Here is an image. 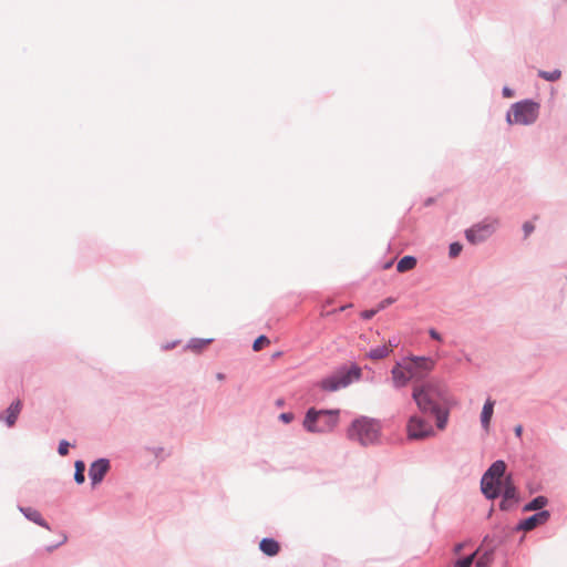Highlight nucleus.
Listing matches in <instances>:
<instances>
[{"label":"nucleus","mask_w":567,"mask_h":567,"mask_svg":"<svg viewBox=\"0 0 567 567\" xmlns=\"http://www.w3.org/2000/svg\"><path fill=\"white\" fill-rule=\"evenodd\" d=\"M412 398L417 408L424 412L439 411L442 406H453L454 401L449 393L447 388L437 381L415 385Z\"/></svg>","instance_id":"obj_1"},{"label":"nucleus","mask_w":567,"mask_h":567,"mask_svg":"<svg viewBox=\"0 0 567 567\" xmlns=\"http://www.w3.org/2000/svg\"><path fill=\"white\" fill-rule=\"evenodd\" d=\"M381 433L379 421L360 416L352 421L347 430V437L360 445L367 446L378 442Z\"/></svg>","instance_id":"obj_2"},{"label":"nucleus","mask_w":567,"mask_h":567,"mask_svg":"<svg viewBox=\"0 0 567 567\" xmlns=\"http://www.w3.org/2000/svg\"><path fill=\"white\" fill-rule=\"evenodd\" d=\"M339 410H316L309 409L303 426L311 433H327L333 431L339 423Z\"/></svg>","instance_id":"obj_3"},{"label":"nucleus","mask_w":567,"mask_h":567,"mask_svg":"<svg viewBox=\"0 0 567 567\" xmlns=\"http://www.w3.org/2000/svg\"><path fill=\"white\" fill-rule=\"evenodd\" d=\"M539 114V104L529 100L517 102L512 105L507 113L509 124L528 125L534 123Z\"/></svg>","instance_id":"obj_4"},{"label":"nucleus","mask_w":567,"mask_h":567,"mask_svg":"<svg viewBox=\"0 0 567 567\" xmlns=\"http://www.w3.org/2000/svg\"><path fill=\"white\" fill-rule=\"evenodd\" d=\"M360 369L354 368L349 371H338L324 379H322L318 385L323 391L334 392L342 388L348 386L353 380L360 378Z\"/></svg>","instance_id":"obj_5"},{"label":"nucleus","mask_w":567,"mask_h":567,"mask_svg":"<svg viewBox=\"0 0 567 567\" xmlns=\"http://www.w3.org/2000/svg\"><path fill=\"white\" fill-rule=\"evenodd\" d=\"M498 226V219L487 218L465 231L466 239L473 244H480L489 238Z\"/></svg>","instance_id":"obj_6"},{"label":"nucleus","mask_w":567,"mask_h":567,"mask_svg":"<svg viewBox=\"0 0 567 567\" xmlns=\"http://www.w3.org/2000/svg\"><path fill=\"white\" fill-rule=\"evenodd\" d=\"M404 360L408 365V373L416 380L426 377L435 367V361L431 358L413 357Z\"/></svg>","instance_id":"obj_7"},{"label":"nucleus","mask_w":567,"mask_h":567,"mask_svg":"<svg viewBox=\"0 0 567 567\" xmlns=\"http://www.w3.org/2000/svg\"><path fill=\"white\" fill-rule=\"evenodd\" d=\"M408 436L411 440H421L433 434L430 423L419 416H411L406 425Z\"/></svg>","instance_id":"obj_8"},{"label":"nucleus","mask_w":567,"mask_h":567,"mask_svg":"<svg viewBox=\"0 0 567 567\" xmlns=\"http://www.w3.org/2000/svg\"><path fill=\"white\" fill-rule=\"evenodd\" d=\"M110 468V463L105 458H100L91 464L89 470V477L93 485L102 482L103 477Z\"/></svg>","instance_id":"obj_9"},{"label":"nucleus","mask_w":567,"mask_h":567,"mask_svg":"<svg viewBox=\"0 0 567 567\" xmlns=\"http://www.w3.org/2000/svg\"><path fill=\"white\" fill-rule=\"evenodd\" d=\"M548 518H549V512L542 511V512H538V513L534 514L533 516L522 520L518 525V528L523 529L525 532H528L539 525L545 524L548 520Z\"/></svg>","instance_id":"obj_10"},{"label":"nucleus","mask_w":567,"mask_h":567,"mask_svg":"<svg viewBox=\"0 0 567 567\" xmlns=\"http://www.w3.org/2000/svg\"><path fill=\"white\" fill-rule=\"evenodd\" d=\"M406 367L405 360L393 367L391 373L395 386H404L410 380H413L410 373H408Z\"/></svg>","instance_id":"obj_11"},{"label":"nucleus","mask_w":567,"mask_h":567,"mask_svg":"<svg viewBox=\"0 0 567 567\" xmlns=\"http://www.w3.org/2000/svg\"><path fill=\"white\" fill-rule=\"evenodd\" d=\"M482 493L488 498L494 499L501 494V484L487 475H483L481 481Z\"/></svg>","instance_id":"obj_12"},{"label":"nucleus","mask_w":567,"mask_h":567,"mask_svg":"<svg viewBox=\"0 0 567 567\" xmlns=\"http://www.w3.org/2000/svg\"><path fill=\"white\" fill-rule=\"evenodd\" d=\"M506 464L503 461L494 462L491 467L486 471L485 475L492 477L497 484H502V477L505 474Z\"/></svg>","instance_id":"obj_13"},{"label":"nucleus","mask_w":567,"mask_h":567,"mask_svg":"<svg viewBox=\"0 0 567 567\" xmlns=\"http://www.w3.org/2000/svg\"><path fill=\"white\" fill-rule=\"evenodd\" d=\"M260 550L267 556H276L280 550V545L274 538H264L259 543Z\"/></svg>","instance_id":"obj_14"},{"label":"nucleus","mask_w":567,"mask_h":567,"mask_svg":"<svg viewBox=\"0 0 567 567\" xmlns=\"http://www.w3.org/2000/svg\"><path fill=\"white\" fill-rule=\"evenodd\" d=\"M22 403L20 400L13 402L6 411V423L9 427L16 424V421L21 412Z\"/></svg>","instance_id":"obj_15"},{"label":"nucleus","mask_w":567,"mask_h":567,"mask_svg":"<svg viewBox=\"0 0 567 567\" xmlns=\"http://www.w3.org/2000/svg\"><path fill=\"white\" fill-rule=\"evenodd\" d=\"M20 511L23 513V515L31 522L50 529L48 523L43 519L41 513L37 509H33L31 507H21Z\"/></svg>","instance_id":"obj_16"},{"label":"nucleus","mask_w":567,"mask_h":567,"mask_svg":"<svg viewBox=\"0 0 567 567\" xmlns=\"http://www.w3.org/2000/svg\"><path fill=\"white\" fill-rule=\"evenodd\" d=\"M493 412H494V401L488 399V400H486V402L483 406V410H482V414H481V422L485 430H488V427H489V422L493 416Z\"/></svg>","instance_id":"obj_17"},{"label":"nucleus","mask_w":567,"mask_h":567,"mask_svg":"<svg viewBox=\"0 0 567 567\" xmlns=\"http://www.w3.org/2000/svg\"><path fill=\"white\" fill-rule=\"evenodd\" d=\"M452 406H442L439 411H431L430 413L434 414L436 417V426L440 430H444L446 427L449 421L450 409Z\"/></svg>","instance_id":"obj_18"},{"label":"nucleus","mask_w":567,"mask_h":567,"mask_svg":"<svg viewBox=\"0 0 567 567\" xmlns=\"http://www.w3.org/2000/svg\"><path fill=\"white\" fill-rule=\"evenodd\" d=\"M501 493H503L505 501L515 499L516 488L513 485L511 477H506V480L504 482H502Z\"/></svg>","instance_id":"obj_19"},{"label":"nucleus","mask_w":567,"mask_h":567,"mask_svg":"<svg viewBox=\"0 0 567 567\" xmlns=\"http://www.w3.org/2000/svg\"><path fill=\"white\" fill-rule=\"evenodd\" d=\"M416 266V259L412 256H404L396 265L399 272H405L413 269Z\"/></svg>","instance_id":"obj_20"},{"label":"nucleus","mask_w":567,"mask_h":567,"mask_svg":"<svg viewBox=\"0 0 567 567\" xmlns=\"http://www.w3.org/2000/svg\"><path fill=\"white\" fill-rule=\"evenodd\" d=\"M390 352H391V344L390 346L383 344V346H379L377 348L371 349L369 352V357L371 359H375V360L383 359V358L388 357Z\"/></svg>","instance_id":"obj_21"},{"label":"nucleus","mask_w":567,"mask_h":567,"mask_svg":"<svg viewBox=\"0 0 567 567\" xmlns=\"http://www.w3.org/2000/svg\"><path fill=\"white\" fill-rule=\"evenodd\" d=\"M546 503L547 499L544 496H538L525 506V511L540 509L546 505Z\"/></svg>","instance_id":"obj_22"},{"label":"nucleus","mask_w":567,"mask_h":567,"mask_svg":"<svg viewBox=\"0 0 567 567\" xmlns=\"http://www.w3.org/2000/svg\"><path fill=\"white\" fill-rule=\"evenodd\" d=\"M84 471H85V465L82 461H76L75 462V473H74V480L78 484H82L85 480L84 477Z\"/></svg>","instance_id":"obj_23"},{"label":"nucleus","mask_w":567,"mask_h":567,"mask_svg":"<svg viewBox=\"0 0 567 567\" xmlns=\"http://www.w3.org/2000/svg\"><path fill=\"white\" fill-rule=\"evenodd\" d=\"M476 551L473 553L472 555L467 556V557H464L462 559H457L455 560L454 563L451 564L450 567H471L474 559H475V556H476Z\"/></svg>","instance_id":"obj_24"},{"label":"nucleus","mask_w":567,"mask_h":567,"mask_svg":"<svg viewBox=\"0 0 567 567\" xmlns=\"http://www.w3.org/2000/svg\"><path fill=\"white\" fill-rule=\"evenodd\" d=\"M538 75L546 81L554 82L560 79L561 72L559 70H554L553 72L539 71Z\"/></svg>","instance_id":"obj_25"},{"label":"nucleus","mask_w":567,"mask_h":567,"mask_svg":"<svg viewBox=\"0 0 567 567\" xmlns=\"http://www.w3.org/2000/svg\"><path fill=\"white\" fill-rule=\"evenodd\" d=\"M270 344V340L266 336L258 337L252 344L254 351H260L262 348Z\"/></svg>","instance_id":"obj_26"},{"label":"nucleus","mask_w":567,"mask_h":567,"mask_svg":"<svg viewBox=\"0 0 567 567\" xmlns=\"http://www.w3.org/2000/svg\"><path fill=\"white\" fill-rule=\"evenodd\" d=\"M461 250H462V245H460L458 243H453L450 246V256L457 257L460 255Z\"/></svg>","instance_id":"obj_27"},{"label":"nucleus","mask_w":567,"mask_h":567,"mask_svg":"<svg viewBox=\"0 0 567 567\" xmlns=\"http://www.w3.org/2000/svg\"><path fill=\"white\" fill-rule=\"evenodd\" d=\"M69 446H70L69 442H66V441L62 440V441L60 442V444H59V450H58V451H59V454H60V455H62V456L68 455V453H69Z\"/></svg>","instance_id":"obj_28"},{"label":"nucleus","mask_w":567,"mask_h":567,"mask_svg":"<svg viewBox=\"0 0 567 567\" xmlns=\"http://www.w3.org/2000/svg\"><path fill=\"white\" fill-rule=\"evenodd\" d=\"M535 229V226L533 223L530 221H526L524 225H523V230L525 233V237L529 236Z\"/></svg>","instance_id":"obj_29"},{"label":"nucleus","mask_w":567,"mask_h":567,"mask_svg":"<svg viewBox=\"0 0 567 567\" xmlns=\"http://www.w3.org/2000/svg\"><path fill=\"white\" fill-rule=\"evenodd\" d=\"M378 311H379L378 308L371 309V310H365V311L361 312V317L365 320H369V319L373 318Z\"/></svg>","instance_id":"obj_30"},{"label":"nucleus","mask_w":567,"mask_h":567,"mask_svg":"<svg viewBox=\"0 0 567 567\" xmlns=\"http://www.w3.org/2000/svg\"><path fill=\"white\" fill-rule=\"evenodd\" d=\"M393 302H394V299H393V298H386V299L382 300V301L379 303V306H378L379 311H380L381 309H384L385 307L390 306V305H391V303H393Z\"/></svg>","instance_id":"obj_31"},{"label":"nucleus","mask_w":567,"mask_h":567,"mask_svg":"<svg viewBox=\"0 0 567 567\" xmlns=\"http://www.w3.org/2000/svg\"><path fill=\"white\" fill-rule=\"evenodd\" d=\"M279 419L285 423H290L293 420V414L292 413H281L279 415Z\"/></svg>","instance_id":"obj_32"},{"label":"nucleus","mask_w":567,"mask_h":567,"mask_svg":"<svg viewBox=\"0 0 567 567\" xmlns=\"http://www.w3.org/2000/svg\"><path fill=\"white\" fill-rule=\"evenodd\" d=\"M488 558L483 556L476 560V567H487Z\"/></svg>","instance_id":"obj_33"},{"label":"nucleus","mask_w":567,"mask_h":567,"mask_svg":"<svg viewBox=\"0 0 567 567\" xmlns=\"http://www.w3.org/2000/svg\"><path fill=\"white\" fill-rule=\"evenodd\" d=\"M429 333H430L431 338H433L434 340H437V341L442 340L441 334L435 329H430Z\"/></svg>","instance_id":"obj_34"},{"label":"nucleus","mask_w":567,"mask_h":567,"mask_svg":"<svg viewBox=\"0 0 567 567\" xmlns=\"http://www.w3.org/2000/svg\"><path fill=\"white\" fill-rule=\"evenodd\" d=\"M464 546H465V543L456 544V545L454 546V554H455V555H458V554L462 551V549L464 548Z\"/></svg>","instance_id":"obj_35"},{"label":"nucleus","mask_w":567,"mask_h":567,"mask_svg":"<svg viewBox=\"0 0 567 567\" xmlns=\"http://www.w3.org/2000/svg\"><path fill=\"white\" fill-rule=\"evenodd\" d=\"M514 431H515L516 436L520 437L522 433H523V426L522 425H516Z\"/></svg>","instance_id":"obj_36"},{"label":"nucleus","mask_w":567,"mask_h":567,"mask_svg":"<svg viewBox=\"0 0 567 567\" xmlns=\"http://www.w3.org/2000/svg\"><path fill=\"white\" fill-rule=\"evenodd\" d=\"M350 307H351V305L342 306V307H340L338 309V311H343V310H346L347 308H350ZM334 312H337V310H333L332 312H328L327 315L334 313ZM321 315L324 316L326 313H321Z\"/></svg>","instance_id":"obj_37"},{"label":"nucleus","mask_w":567,"mask_h":567,"mask_svg":"<svg viewBox=\"0 0 567 567\" xmlns=\"http://www.w3.org/2000/svg\"><path fill=\"white\" fill-rule=\"evenodd\" d=\"M503 93H504V95H505L506 97H512V91H511L509 89L505 87V89L503 90Z\"/></svg>","instance_id":"obj_38"},{"label":"nucleus","mask_w":567,"mask_h":567,"mask_svg":"<svg viewBox=\"0 0 567 567\" xmlns=\"http://www.w3.org/2000/svg\"><path fill=\"white\" fill-rule=\"evenodd\" d=\"M224 378H225V377H224V374H223V373H217V379H218V380H224Z\"/></svg>","instance_id":"obj_39"},{"label":"nucleus","mask_w":567,"mask_h":567,"mask_svg":"<svg viewBox=\"0 0 567 567\" xmlns=\"http://www.w3.org/2000/svg\"><path fill=\"white\" fill-rule=\"evenodd\" d=\"M65 542H66V536H65V535H62V539H61L60 544H63V543H65Z\"/></svg>","instance_id":"obj_40"},{"label":"nucleus","mask_w":567,"mask_h":567,"mask_svg":"<svg viewBox=\"0 0 567 567\" xmlns=\"http://www.w3.org/2000/svg\"><path fill=\"white\" fill-rule=\"evenodd\" d=\"M277 404L282 405V401L281 400L277 401Z\"/></svg>","instance_id":"obj_41"},{"label":"nucleus","mask_w":567,"mask_h":567,"mask_svg":"<svg viewBox=\"0 0 567 567\" xmlns=\"http://www.w3.org/2000/svg\"><path fill=\"white\" fill-rule=\"evenodd\" d=\"M504 504H505V499L502 501L501 507H504Z\"/></svg>","instance_id":"obj_42"},{"label":"nucleus","mask_w":567,"mask_h":567,"mask_svg":"<svg viewBox=\"0 0 567 567\" xmlns=\"http://www.w3.org/2000/svg\"><path fill=\"white\" fill-rule=\"evenodd\" d=\"M504 504H505V499L502 501L501 507H504Z\"/></svg>","instance_id":"obj_43"}]
</instances>
